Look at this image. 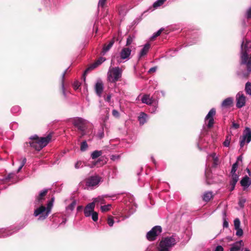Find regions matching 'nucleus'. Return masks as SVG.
Here are the masks:
<instances>
[{
	"mask_svg": "<svg viewBox=\"0 0 251 251\" xmlns=\"http://www.w3.org/2000/svg\"><path fill=\"white\" fill-rule=\"evenodd\" d=\"M246 202V199H240L239 201V205L241 207H243L244 205V203Z\"/></svg>",
	"mask_w": 251,
	"mask_h": 251,
	"instance_id": "obj_55",
	"label": "nucleus"
},
{
	"mask_svg": "<svg viewBox=\"0 0 251 251\" xmlns=\"http://www.w3.org/2000/svg\"><path fill=\"white\" fill-rule=\"evenodd\" d=\"M232 127L235 129H237V128H239V125L237 123H232Z\"/></svg>",
	"mask_w": 251,
	"mask_h": 251,
	"instance_id": "obj_61",
	"label": "nucleus"
},
{
	"mask_svg": "<svg viewBox=\"0 0 251 251\" xmlns=\"http://www.w3.org/2000/svg\"><path fill=\"white\" fill-rule=\"evenodd\" d=\"M111 207L110 204L101 206L100 209L102 212H104L108 211Z\"/></svg>",
	"mask_w": 251,
	"mask_h": 251,
	"instance_id": "obj_46",
	"label": "nucleus"
},
{
	"mask_svg": "<svg viewBox=\"0 0 251 251\" xmlns=\"http://www.w3.org/2000/svg\"><path fill=\"white\" fill-rule=\"evenodd\" d=\"M228 226V223L227 221H225L223 223V226L224 227H227Z\"/></svg>",
	"mask_w": 251,
	"mask_h": 251,
	"instance_id": "obj_62",
	"label": "nucleus"
},
{
	"mask_svg": "<svg viewBox=\"0 0 251 251\" xmlns=\"http://www.w3.org/2000/svg\"><path fill=\"white\" fill-rule=\"evenodd\" d=\"M122 70L119 67L110 68L107 73L108 80L111 82H116L121 77Z\"/></svg>",
	"mask_w": 251,
	"mask_h": 251,
	"instance_id": "obj_4",
	"label": "nucleus"
},
{
	"mask_svg": "<svg viewBox=\"0 0 251 251\" xmlns=\"http://www.w3.org/2000/svg\"><path fill=\"white\" fill-rule=\"evenodd\" d=\"M231 139V136L230 135H228L226 136V139L223 143V145L225 147H229Z\"/></svg>",
	"mask_w": 251,
	"mask_h": 251,
	"instance_id": "obj_37",
	"label": "nucleus"
},
{
	"mask_svg": "<svg viewBox=\"0 0 251 251\" xmlns=\"http://www.w3.org/2000/svg\"><path fill=\"white\" fill-rule=\"evenodd\" d=\"M115 41L114 39L111 40L107 45H104L102 49V53L104 54L113 46Z\"/></svg>",
	"mask_w": 251,
	"mask_h": 251,
	"instance_id": "obj_27",
	"label": "nucleus"
},
{
	"mask_svg": "<svg viewBox=\"0 0 251 251\" xmlns=\"http://www.w3.org/2000/svg\"><path fill=\"white\" fill-rule=\"evenodd\" d=\"M107 0H99L98 3L99 7H103Z\"/></svg>",
	"mask_w": 251,
	"mask_h": 251,
	"instance_id": "obj_52",
	"label": "nucleus"
},
{
	"mask_svg": "<svg viewBox=\"0 0 251 251\" xmlns=\"http://www.w3.org/2000/svg\"><path fill=\"white\" fill-rule=\"evenodd\" d=\"M239 179V176L236 174V173L233 174H231V180L230 181V191H232L236 185V183L238 181Z\"/></svg>",
	"mask_w": 251,
	"mask_h": 251,
	"instance_id": "obj_17",
	"label": "nucleus"
},
{
	"mask_svg": "<svg viewBox=\"0 0 251 251\" xmlns=\"http://www.w3.org/2000/svg\"><path fill=\"white\" fill-rule=\"evenodd\" d=\"M239 162H241V163L242 162V156H239L237 158V160H236V162H237V163L239 164Z\"/></svg>",
	"mask_w": 251,
	"mask_h": 251,
	"instance_id": "obj_60",
	"label": "nucleus"
},
{
	"mask_svg": "<svg viewBox=\"0 0 251 251\" xmlns=\"http://www.w3.org/2000/svg\"><path fill=\"white\" fill-rule=\"evenodd\" d=\"M102 181V178L98 176H93L88 177L86 180V186L87 188L93 189L98 186L99 183Z\"/></svg>",
	"mask_w": 251,
	"mask_h": 251,
	"instance_id": "obj_7",
	"label": "nucleus"
},
{
	"mask_svg": "<svg viewBox=\"0 0 251 251\" xmlns=\"http://www.w3.org/2000/svg\"><path fill=\"white\" fill-rule=\"evenodd\" d=\"M141 101L143 103L147 104H151L153 101L152 98H151L149 95H144L142 98Z\"/></svg>",
	"mask_w": 251,
	"mask_h": 251,
	"instance_id": "obj_25",
	"label": "nucleus"
},
{
	"mask_svg": "<svg viewBox=\"0 0 251 251\" xmlns=\"http://www.w3.org/2000/svg\"><path fill=\"white\" fill-rule=\"evenodd\" d=\"M239 164L237 162L234 163L232 166V168L230 171V174H233L236 173L237 169L238 168Z\"/></svg>",
	"mask_w": 251,
	"mask_h": 251,
	"instance_id": "obj_44",
	"label": "nucleus"
},
{
	"mask_svg": "<svg viewBox=\"0 0 251 251\" xmlns=\"http://www.w3.org/2000/svg\"><path fill=\"white\" fill-rule=\"evenodd\" d=\"M213 197V192L212 191H207L204 193L202 196V200L203 201H209Z\"/></svg>",
	"mask_w": 251,
	"mask_h": 251,
	"instance_id": "obj_24",
	"label": "nucleus"
},
{
	"mask_svg": "<svg viewBox=\"0 0 251 251\" xmlns=\"http://www.w3.org/2000/svg\"><path fill=\"white\" fill-rule=\"evenodd\" d=\"M92 202H94L95 205L96 204V203H100L101 204L104 203V197L103 196H99L98 197L95 198L93 200V201H92Z\"/></svg>",
	"mask_w": 251,
	"mask_h": 251,
	"instance_id": "obj_30",
	"label": "nucleus"
},
{
	"mask_svg": "<svg viewBox=\"0 0 251 251\" xmlns=\"http://www.w3.org/2000/svg\"><path fill=\"white\" fill-rule=\"evenodd\" d=\"M236 230V235L238 236H241L243 234V230L239 227V228L235 229Z\"/></svg>",
	"mask_w": 251,
	"mask_h": 251,
	"instance_id": "obj_49",
	"label": "nucleus"
},
{
	"mask_svg": "<svg viewBox=\"0 0 251 251\" xmlns=\"http://www.w3.org/2000/svg\"><path fill=\"white\" fill-rule=\"evenodd\" d=\"M72 123L74 126L81 132V136L85 135V125L87 123L86 120L82 118L76 117L73 120Z\"/></svg>",
	"mask_w": 251,
	"mask_h": 251,
	"instance_id": "obj_6",
	"label": "nucleus"
},
{
	"mask_svg": "<svg viewBox=\"0 0 251 251\" xmlns=\"http://www.w3.org/2000/svg\"><path fill=\"white\" fill-rule=\"evenodd\" d=\"M214 251H224V249L221 246H218Z\"/></svg>",
	"mask_w": 251,
	"mask_h": 251,
	"instance_id": "obj_58",
	"label": "nucleus"
},
{
	"mask_svg": "<svg viewBox=\"0 0 251 251\" xmlns=\"http://www.w3.org/2000/svg\"><path fill=\"white\" fill-rule=\"evenodd\" d=\"M112 115L114 117H115V118H119L120 117V113L116 109H113L112 110Z\"/></svg>",
	"mask_w": 251,
	"mask_h": 251,
	"instance_id": "obj_50",
	"label": "nucleus"
},
{
	"mask_svg": "<svg viewBox=\"0 0 251 251\" xmlns=\"http://www.w3.org/2000/svg\"><path fill=\"white\" fill-rule=\"evenodd\" d=\"M162 31V29H160L159 30H158L156 32L154 33L152 36H151L152 39H154V38L160 35L161 32Z\"/></svg>",
	"mask_w": 251,
	"mask_h": 251,
	"instance_id": "obj_51",
	"label": "nucleus"
},
{
	"mask_svg": "<svg viewBox=\"0 0 251 251\" xmlns=\"http://www.w3.org/2000/svg\"><path fill=\"white\" fill-rule=\"evenodd\" d=\"M48 192L47 189H44L42 190L38 196H37L36 198V201L38 203L42 202L44 200V197L46 195Z\"/></svg>",
	"mask_w": 251,
	"mask_h": 251,
	"instance_id": "obj_22",
	"label": "nucleus"
},
{
	"mask_svg": "<svg viewBox=\"0 0 251 251\" xmlns=\"http://www.w3.org/2000/svg\"><path fill=\"white\" fill-rule=\"evenodd\" d=\"M26 162V159L25 157H23L21 158V159L20 160V165L19 167V168L17 170V173H19L21 170V169L24 167V166L25 165Z\"/></svg>",
	"mask_w": 251,
	"mask_h": 251,
	"instance_id": "obj_35",
	"label": "nucleus"
},
{
	"mask_svg": "<svg viewBox=\"0 0 251 251\" xmlns=\"http://www.w3.org/2000/svg\"><path fill=\"white\" fill-rule=\"evenodd\" d=\"M236 107L238 108L243 107L245 105L246 98L242 92H239L236 96Z\"/></svg>",
	"mask_w": 251,
	"mask_h": 251,
	"instance_id": "obj_12",
	"label": "nucleus"
},
{
	"mask_svg": "<svg viewBox=\"0 0 251 251\" xmlns=\"http://www.w3.org/2000/svg\"><path fill=\"white\" fill-rule=\"evenodd\" d=\"M105 58L104 57H100L95 63L91 64L88 68L86 69L84 71V75H86L88 73V72L95 68H97L102 63H103L105 60Z\"/></svg>",
	"mask_w": 251,
	"mask_h": 251,
	"instance_id": "obj_14",
	"label": "nucleus"
},
{
	"mask_svg": "<svg viewBox=\"0 0 251 251\" xmlns=\"http://www.w3.org/2000/svg\"><path fill=\"white\" fill-rule=\"evenodd\" d=\"M134 39V36L129 35L126 39V46H128L131 45Z\"/></svg>",
	"mask_w": 251,
	"mask_h": 251,
	"instance_id": "obj_41",
	"label": "nucleus"
},
{
	"mask_svg": "<svg viewBox=\"0 0 251 251\" xmlns=\"http://www.w3.org/2000/svg\"><path fill=\"white\" fill-rule=\"evenodd\" d=\"M80 84L78 81H75L73 84V86L75 89H77L79 87Z\"/></svg>",
	"mask_w": 251,
	"mask_h": 251,
	"instance_id": "obj_57",
	"label": "nucleus"
},
{
	"mask_svg": "<svg viewBox=\"0 0 251 251\" xmlns=\"http://www.w3.org/2000/svg\"><path fill=\"white\" fill-rule=\"evenodd\" d=\"M148 116L144 112H141L138 116V121L140 125H143L147 121Z\"/></svg>",
	"mask_w": 251,
	"mask_h": 251,
	"instance_id": "obj_23",
	"label": "nucleus"
},
{
	"mask_svg": "<svg viewBox=\"0 0 251 251\" xmlns=\"http://www.w3.org/2000/svg\"><path fill=\"white\" fill-rule=\"evenodd\" d=\"M84 163L81 161H77L75 165V169H78L79 168H81L83 166Z\"/></svg>",
	"mask_w": 251,
	"mask_h": 251,
	"instance_id": "obj_45",
	"label": "nucleus"
},
{
	"mask_svg": "<svg viewBox=\"0 0 251 251\" xmlns=\"http://www.w3.org/2000/svg\"><path fill=\"white\" fill-rule=\"evenodd\" d=\"M83 208V206L82 205H79L77 207L76 210L78 212L80 211Z\"/></svg>",
	"mask_w": 251,
	"mask_h": 251,
	"instance_id": "obj_63",
	"label": "nucleus"
},
{
	"mask_svg": "<svg viewBox=\"0 0 251 251\" xmlns=\"http://www.w3.org/2000/svg\"><path fill=\"white\" fill-rule=\"evenodd\" d=\"M13 229L10 228H0V237H6L12 234L13 233L17 231L18 229L12 232Z\"/></svg>",
	"mask_w": 251,
	"mask_h": 251,
	"instance_id": "obj_18",
	"label": "nucleus"
},
{
	"mask_svg": "<svg viewBox=\"0 0 251 251\" xmlns=\"http://www.w3.org/2000/svg\"><path fill=\"white\" fill-rule=\"evenodd\" d=\"M120 156L119 155H112L110 156V159L113 161L118 160L120 159Z\"/></svg>",
	"mask_w": 251,
	"mask_h": 251,
	"instance_id": "obj_53",
	"label": "nucleus"
},
{
	"mask_svg": "<svg viewBox=\"0 0 251 251\" xmlns=\"http://www.w3.org/2000/svg\"><path fill=\"white\" fill-rule=\"evenodd\" d=\"M240 184L244 187V189H245L251 185V178L245 176L241 180Z\"/></svg>",
	"mask_w": 251,
	"mask_h": 251,
	"instance_id": "obj_20",
	"label": "nucleus"
},
{
	"mask_svg": "<svg viewBox=\"0 0 251 251\" xmlns=\"http://www.w3.org/2000/svg\"><path fill=\"white\" fill-rule=\"evenodd\" d=\"M246 17L248 19L251 18V7H250L246 12Z\"/></svg>",
	"mask_w": 251,
	"mask_h": 251,
	"instance_id": "obj_54",
	"label": "nucleus"
},
{
	"mask_svg": "<svg viewBox=\"0 0 251 251\" xmlns=\"http://www.w3.org/2000/svg\"><path fill=\"white\" fill-rule=\"evenodd\" d=\"M234 226L235 229H237L240 227V221L239 219H235L234 221Z\"/></svg>",
	"mask_w": 251,
	"mask_h": 251,
	"instance_id": "obj_47",
	"label": "nucleus"
},
{
	"mask_svg": "<svg viewBox=\"0 0 251 251\" xmlns=\"http://www.w3.org/2000/svg\"><path fill=\"white\" fill-rule=\"evenodd\" d=\"M151 49V44L149 43L145 44L142 47L141 50L138 54V59L139 60L145 57L148 54Z\"/></svg>",
	"mask_w": 251,
	"mask_h": 251,
	"instance_id": "obj_13",
	"label": "nucleus"
},
{
	"mask_svg": "<svg viewBox=\"0 0 251 251\" xmlns=\"http://www.w3.org/2000/svg\"><path fill=\"white\" fill-rule=\"evenodd\" d=\"M216 114L215 108H212L208 113L205 118V123L208 121L207 126L208 128H211L214 125V116Z\"/></svg>",
	"mask_w": 251,
	"mask_h": 251,
	"instance_id": "obj_11",
	"label": "nucleus"
},
{
	"mask_svg": "<svg viewBox=\"0 0 251 251\" xmlns=\"http://www.w3.org/2000/svg\"><path fill=\"white\" fill-rule=\"evenodd\" d=\"M15 176V174L14 173H9L7 175V176H5V177L3 178V180L4 181H9L11 179L13 178Z\"/></svg>",
	"mask_w": 251,
	"mask_h": 251,
	"instance_id": "obj_40",
	"label": "nucleus"
},
{
	"mask_svg": "<svg viewBox=\"0 0 251 251\" xmlns=\"http://www.w3.org/2000/svg\"><path fill=\"white\" fill-rule=\"evenodd\" d=\"M176 243V240L174 236L165 237L160 242L158 251H170L171 249Z\"/></svg>",
	"mask_w": 251,
	"mask_h": 251,
	"instance_id": "obj_3",
	"label": "nucleus"
},
{
	"mask_svg": "<svg viewBox=\"0 0 251 251\" xmlns=\"http://www.w3.org/2000/svg\"><path fill=\"white\" fill-rule=\"evenodd\" d=\"M245 90L246 93L251 96V83L247 82L245 85Z\"/></svg>",
	"mask_w": 251,
	"mask_h": 251,
	"instance_id": "obj_33",
	"label": "nucleus"
},
{
	"mask_svg": "<svg viewBox=\"0 0 251 251\" xmlns=\"http://www.w3.org/2000/svg\"><path fill=\"white\" fill-rule=\"evenodd\" d=\"M53 201H54V198H52L51 199V200L48 202V203L47 204V207H46V209L47 210L50 209V214L51 212V208H52V205H53Z\"/></svg>",
	"mask_w": 251,
	"mask_h": 251,
	"instance_id": "obj_38",
	"label": "nucleus"
},
{
	"mask_svg": "<svg viewBox=\"0 0 251 251\" xmlns=\"http://www.w3.org/2000/svg\"><path fill=\"white\" fill-rule=\"evenodd\" d=\"M103 88V84L102 81L100 79L98 80L95 86V90L97 95L99 97L101 96Z\"/></svg>",
	"mask_w": 251,
	"mask_h": 251,
	"instance_id": "obj_16",
	"label": "nucleus"
},
{
	"mask_svg": "<svg viewBox=\"0 0 251 251\" xmlns=\"http://www.w3.org/2000/svg\"><path fill=\"white\" fill-rule=\"evenodd\" d=\"M208 157H212L213 163V167H216L219 164V158L216 155L215 153H213L212 154H209L208 155Z\"/></svg>",
	"mask_w": 251,
	"mask_h": 251,
	"instance_id": "obj_26",
	"label": "nucleus"
},
{
	"mask_svg": "<svg viewBox=\"0 0 251 251\" xmlns=\"http://www.w3.org/2000/svg\"><path fill=\"white\" fill-rule=\"evenodd\" d=\"M111 98V95L110 94L108 95L106 97H104V100L106 101L109 102Z\"/></svg>",
	"mask_w": 251,
	"mask_h": 251,
	"instance_id": "obj_59",
	"label": "nucleus"
},
{
	"mask_svg": "<svg viewBox=\"0 0 251 251\" xmlns=\"http://www.w3.org/2000/svg\"><path fill=\"white\" fill-rule=\"evenodd\" d=\"M114 223V221L112 217H109L107 219V224L109 226L112 227Z\"/></svg>",
	"mask_w": 251,
	"mask_h": 251,
	"instance_id": "obj_48",
	"label": "nucleus"
},
{
	"mask_svg": "<svg viewBox=\"0 0 251 251\" xmlns=\"http://www.w3.org/2000/svg\"><path fill=\"white\" fill-rule=\"evenodd\" d=\"M11 111L13 113H18L21 111V108L20 106L18 105H15L12 107V108L11 109Z\"/></svg>",
	"mask_w": 251,
	"mask_h": 251,
	"instance_id": "obj_42",
	"label": "nucleus"
},
{
	"mask_svg": "<svg viewBox=\"0 0 251 251\" xmlns=\"http://www.w3.org/2000/svg\"><path fill=\"white\" fill-rule=\"evenodd\" d=\"M157 67L156 66H154L153 67H152L149 69L148 71V73L151 74L154 72H155L157 70Z\"/></svg>",
	"mask_w": 251,
	"mask_h": 251,
	"instance_id": "obj_56",
	"label": "nucleus"
},
{
	"mask_svg": "<svg viewBox=\"0 0 251 251\" xmlns=\"http://www.w3.org/2000/svg\"><path fill=\"white\" fill-rule=\"evenodd\" d=\"M210 173L209 172V170L207 169H206L205 172V176L206 178V181L208 184H210L213 183V181L210 180Z\"/></svg>",
	"mask_w": 251,
	"mask_h": 251,
	"instance_id": "obj_32",
	"label": "nucleus"
},
{
	"mask_svg": "<svg viewBox=\"0 0 251 251\" xmlns=\"http://www.w3.org/2000/svg\"><path fill=\"white\" fill-rule=\"evenodd\" d=\"M131 50L129 48H123L120 52V57H117L118 63H120L122 60H128L131 54Z\"/></svg>",
	"mask_w": 251,
	"mask_h": 251,
	"instance_id": "obj_10",
	"label": "nucleus"
},
{
	"mask_svg": "<svg viewBox=\"0 0 251 251\" xmlns=\"http://www.w3.org/2000/svg\"><path fill=\"white\" fill-rule=\"evenodd\" d=\"M67 70H66L62 75V82H61V89L62 91V93L64 97L66 98L67 97V94L65 91V86H64V77L66 73Z\"/></svg>",
	"mask_w": 251,
	"mask_h": 251,
	"instance_id": "obj_28",
	"label": "nucleus"
},
{
	"mask_svg": "<svg viewBox=\"0 0 251 251\" xmlns=\"http://www.w3.org/2000/svg\"><path fill=\"white\" fill-rule=\"evenodd\" d=\"M244 244L242 240H240L234 243L230 249V251H242Z\"/></svg>",
	"mask_w": 251,
	"mask_h": 251,
	"instance_id": "obj_19",
	"label": "nucleus"
},
{
	"mask_svg": "<svg viewBox=\"0 0 251 251\" xmlns=\"http://www.w3.org/2000/svg\"><path fill=\"white\" fill-rule=\"evenodd\" d=\"M151 160H152V162H153V163L155 165H156V162L155 160L154 159V158H153V156H151Z\"/></svg>",
	"mask_w": 251,
	"mask_h": 251,
	"instance_id": "obj_64",
	"label": "nucleus"
},
{
	"mask_svg": "<svg viewBox=\"0 0 251 251\" xmlns=\"http://www.w3.org/2000/svg\"><path fill=\"white\" fill-rule=\"evenodd\" d=\"M88 148V145L86 141H83L80 146V150L82 151H84L86 150Z\"/></svg>",
	"mask_w": 251,
	"mask_h": 251,
	"instance_id": "obj_43",
	"label": "nucleus"
},
{
	"mask_svg": "<svg viewBox=\"0 0 251 251\" xmlns=\"http://www.w3.org/2000/svg\"><path fill=\"white\" fill-rule=\"evenodd\" d=\"M90 217H91V218L92 219V220L95 222H96L98 221V213L96 212V211H93L91 214V216Z\"/></svg>",
	"mask_w": 251,
	"mask_h": 251,
	"instance_id": "obj_39",
	"label": "nucleus"
},
{
	"mask_svg": "<svg viewBox=\"0 0 251 251\" xmlns=\"http://www.w3.org/2000/svg\"><path fill=\"white\" fill-rule=\"evenodd\" d=\"M76 204V202L75 200H74L71 204H70L67 207H66V210L67 211L70 210L71 212L73 211L75 209V207Z\"/></svg>",
	"mask_w": 251,
	"mask_h": 251,
	"instance_id": "obj_34",
	"label": "nucleus"
},
{
	"mask_svg": "<svg viewBox=\"0 0 251 251\" xmlns=\"http://www.w3.org/2000/svg\"><path fill=\"white\" fill-rule=\"evenodd\" d=\"M240 140V146L241 148L244 147L245 143H249L251 142V129L249 127H246Z\"/></svg>",
	"mask_w": 251,
	"mask_h": 251,
	"instance_id": "obj_9",
	"label": "nucleus"
},
{
	"mask_svg": "<svg viewBox=\"0 0 251 251\" xmlns=\"http://www.w3.org/2000/svg\"><path fill=\"white\" fill-rule=\"evenodd\" d=\"M166 0H157L153 4V6L155 8H157L162 5Z\"/></svg>",
	"mask_w": 251,
	"mask_h": 251,
	"instance_id": "obj_36",
	"label": "nucleus"
},
{
	"mask_svg": "<svg viewBox=\"0 0 251 251\" xmlns=\"http://www.w3.org/2000/svg\"><path fill=\"white\" fill-rule=\"evenodd\" d=\"M102 153L101 151L96 150L92 152L91 157L93 159H95L101 155Z\"/></svg>",
	"mask_w": 251,
	"mask_h": 251,
	"instance_id": "obj_29",
	"label": "nucleus"
},
{
	"mask_svg": "<svg viewBox=\"0 0 251 251\" xmlns=\"http://www.w3.org/2000/svg\"><path fill=\"white\" fill-rule=\"evenodd\" d=\"M50 214V209L47 210L46 206L42 205L35 209L33 215L38 217V220L43 221L46 219Z\"/></svg>",
	"mask_w": 251,
	"mask_h": 251,
	"instance_id": "obj_5",
	"label": "nucleus"
},
{
	"mask_svg": "<svg viewBox=\"0 0 251 251\" xmlns=\"http://www.w3.org/2000/svg\"><path fill=\"white\" fill-rule=\"evenodd\" d=\"M51 135H48L46 137H38L36 135L30 137V141L29 142L30 146L36 151H40L46 146L51 140Z\"/></svg>",
	"mask_w": 251,
	"mask_h": 251,
	"instance_id": "obj_2",
	"label": "nucleus"
},
{
	"mask_svg": "<svg viewBox=\"0 0 251 251\" xmlns=\"http://www.w3.org/2000/svg\"><path fill=\"white\" fill-rule=\"evenodd\" d=\"M162 231V228L159 226H156L147 232L146 237L148 240H155L158 235H159Z\"/></svg>",
	"mask_w": 251,
	"mask_h": 251,
	"instance_id": "obj_8",
	"label": "nucleus"
},
{
	"mask_svg": "<svg viewBox=\"0 0 251 251\" xmlns=\"http://www.w3.org/2000/svg\"><path fill=\"white\" fill-rule=\"evenodd\" d=\"M251 42L243 40L241 47V64L246 65L247 71L242 73L243 77H247L251 72V56H249L251 51Z\"/></svg>",
	"mask_w": 251,
	"mask_h": 251,
	"instance_id": "obj_1",
	"label": "nucleus"
},
{
	"mask_svg": "<svg viewBox=\"0 0 251 251\" xmlns=\"http://www.w3.org/2000/svg\"><path fill=\"white\" fill-rule=\"evenodd\" d=\"M109 109H106L105 111V115L104 117L101 118V120L102 121V126H105L106 122L109 119Z\"/></svg>",
	"mask_w": 251,
	"mask_h": 251,
	"instance_id": "obj_31",
	"label": "nucleus"
},
{
	"mask_svg": "<svg viewBox=\"0 0 251 251\" xmlns=\"http://www.w3.org/2000/svg\"><path fill=\"white\" fill-rule=\"evenodd\" d=\"M95 205L94 202H90L86 205L84 209V214L86 217H89L94 211Z\"/></svg>",
	"mask_w": 251,
	"mask_h": 251,
	"instance_id": "obj_15",
	"label": "nucleus"
},
{
	"mask_svg": "<svg viewBox=\"0 0 251 251\" xmlns=\"http://www.w3.org/2000/svg\"><path fill=\"white\" fill-rule=\"evenodd\" d=\"M233 101V99L232 97H228L223 101L221 106L225 108L229 107L232 106Z\"/></svg>",
	"mask_w": 251,
	"mask_h": 251,
	"instance_id": "obj_21",
	"label": "nucleus"
}]
</instances>
